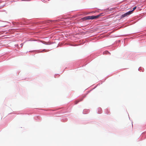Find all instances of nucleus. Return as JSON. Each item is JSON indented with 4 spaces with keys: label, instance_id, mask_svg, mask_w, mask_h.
<instances>
[{
    "label": "nucleus",
    "instance_id": "1",
    "mask_svg": "<svg viewBox=\"0 0 146 146\" xmlns=\"http://www.w3.org/2000/svg\"><path fill=\"white\" fill-rule=\"evenodd\" d=\"M100 16H101L100 15H97L96 16L93 15V16H90V19H96L99 17H100Z\"/></svg>",
    "mask_w": 146,
    "mask_h": 146
},
{
    "label": "nucleus",
    "instance_id": "6",
    "mask_svg": "<svg viewBox=\"0 0 146 146\" xmlns=\"http://www.w3.org/2000/svg\"><path fill=\"white\" fill-rule=\"evenodd\" d=\"M62 35L63 36H64V35L63 34H62L61 35ZM64 36H66L65 35H64Z\"/></svg>",
    "mask_w": 146,
    "mask_h": 146
},
{
    "label": "nucleus",
    "instance_id": "5",
    "mask_svg": "<svg viewBox=\"0 0 146 146\" xmlns=\"http://www.w3.org/2000/svg\"><path fill=\"white\" fill-rule=\"evenodd\" d=\"M136 8V7H134L133 8V10L131 11H132V12H133V11L135 10Z\"/></svg>",
    "mask_w": 146,
    "mask_h": 146
},
{
    "label": "nucleus",
    "instance_id": "3",
    "mask_svg": "<svg viewBox=\"0 0 146 146\" xmlns=\"http://www.w3.org/2000/svg\"><path fill=\"white\" fill-rule=\"evenodd\" d=\"M132 13V11H129L127 13H125L126 16H128Z\"/></svg>",
    "mask_w": 146,
    "mask_h": 146
},
{
    "label": "nucleus",
    "instance_id": "4",
    "mask_svg": "<svg viewBox=\"0 0 146 146\" xmlns=\"http://www.w3.org/2000/svg\"><path fill=\"white\" fill-rule=\"evenodd\" d=\"M126 16V15H125V13L124 14H123L121 16V18H123L124 17H125Z\"/></svg>",
    "mask_w": 146,
    "mask_h": 146
},
{
    "label": "nucleus",
    "instance_id": "2",
    "mask_svg": "<svg viewBox=\"0 0 146 146\" xmlns=\"http://www.w3.org/2000/svg\"><path fill=\"white\" fill-rule=\"evenodd\" d=\"M82 19L85 20H88V19H90V16H88L85 17H83L82 18Z\"/></svg>",
    "mask_w": 146,
    "mask_h": 146
}]
</instances>
